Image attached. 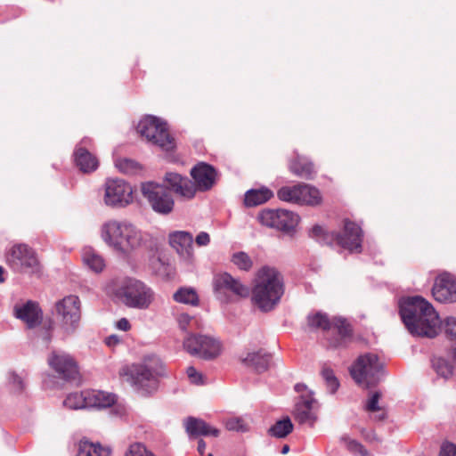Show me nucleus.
Wrapping results in <instances>:
<instances>
[{
    "label": "nucleus",
    "mask_w": 456,
    "mask_h": 456,
    "mask_svg": "<svg viewBox=\"0 0 456 456\" xmlns=\"http://www.w3.org/2000/svg\"><path fill=\"white\" fill-rule=\"evenodd\" d=\"M400 316L408 331L415 337L435 338L442 322L432 305L421 297L400 301Z\"/></svg>",
    "instance_id": "1"
},
{
    "label": "nucleus",
    "mask_w": 456,
    "mask_h": 456,
    "mask_svg": "<svg viewBox=\"0 0 456 456\" xmlns=\"http://www.w3.org/2000/svg\"><path fill=\"white\" fill-rule=\"evenodd\" d=\"M284 294V282L281 273L271 266H263L256 273L252 289V302L262 312L273 310Z\"/></svg>",
    "instance_id": "2"
},
{
    "label": "nucleus",
    "mask_w": 456,
    "mask_h": 456,
    "mask_svg": "<svg viewBox=\"0 0 456 456\" xmlns=\"http://www.w3.org/2000/svg\"><path fill=\"white\" fill-rule=\"evenodd\" d=\"M103 241L116 252L124 256L140 248L146 235L127 221L109 220L101 228Z\"/></svg>",
    "instance_id": "3"
},
{
    "label": "nucleus",
    "mask_w": 456,
    "mask_h": 456,
    "mask_svg": "<svg viewBox=\"0 0 456 456\" xmlns=\"http://www.w3.org/2000/svg\"><path fill=\"white\" fill-rule=\"evenodd\" d=\"M110 290L117 301L129 308L139 310L148 309L155 296L151 287L133 277L113 281Z\"/></svg>",
    "instance_id": "4"
},
{
    "label": "nucleus",
    "mask_w": 456,
    "mask_h": 456,
    "mask_svg": "<svg viewBox=\"0 0 456 456\" xmlns=\"http://www.w3.org/2000/svg\"><path fill=\"white\" fill-rule=\"evenodd\" d=\"M309 236L321 244L337 243L352 253H359L362 250V230L358 224L348 220L345 221L342 233L329 232L322 226L315 224L310 230Z\"/></svg>",
    "instance_id": "5"
},
{
    "label": "nucleus",
    "mask_w": 456,
    "mask_h": 456,
    "mask_svg": "<svg viewBox=\"0 0 456 456\" xmlns=\"http://www.w3.org/2000/svg\"><path fill=\"white\" fill-rule=\"evenodd\" d=\"M165 375L164 365L156 355H148L142 362L133 364L130 376L133 385L142 394H151L158 389L159 379Z\"/></svg>",
    "instance_id": "6"
},
{
    "label": "nucleus",
    "mask_w": 456,
    "mask_h": 456,
    "mask_svg": "<svg viewBox=\"0 0 456 456\" xmlns=\"http://www.w3.org/2000/svg\"><path fill=\"white\" fill-rule=\"evenodd\" d=\"M5 262L12 272L29 276H40L43 265L34 248L20 243L11 247L5 254Z\"/></svg>",
    "instance_id": "7"
},
{
    "label": "nucleus",
    "mask_w": 456,
    "mask_h": 456,
    "mask_svg": "<svg viewBox=\"0 0 456 456\" xmlns=\"http://www.w3.org/2000/svg\"><path fill=\"white\" fill-rule=\"evenodd\" d=\"M349 370L353 379L365 387L377 385L385 377L384 363L372 353L360 355Z\"/></svg>",
    "instance_id": "8"
},
{
    "label": "nucleus",
    "mask_w": 456,
    "mask_h": 456,
    "mask_svg": "<svg viewBox=\"0 0 456 456\" xmlns=\"http://www.w3.org/2000/svg\"><path fill=\"white\" fill-rule=\"evenodd\" d=\"M137 132L152 145L162 151H170L175 147L174 138L170 135L167 124L155 116L143 117L137 125Z\"/></svg>",
    "instance_id": "9"
},
{
    "label": "nucleus",
    "mask_w": 456,
    "mask_h": 456,
    "mask_svg": "<svg viewBox=\"0 0 456 456\" xmlns=\"http://www.w3.org/2000/svg\"><path fill=\"white\" fill-rule=\"evenodd\" d=\"M309 326L313 328L322 329L323 330H330L331 327L337 331V336L330 338L329 346L332 348L343 347L352 339L353 330L346 319L335 316L330 320L326 314L318 312L314 314H309L307 317Z\"/></svg>",
    "instance_id": "10"
},
{
    "label": "nucleus",
    "mask_w": 456,
    "mask_h": 456,
    "mask_svg": "<svg viewBox=\"0 0 456 456\" xmlns=\"http://www.w3.org/2000/svg\"><path fill=\"white\" fill-rule=\"evenodd\" d=\"M141 192L154 212L168 215L173 211L175 200L165 184L145 182L141 184Z\"/></svg>",
    "instance_id": "11"
},
{
    "label": "nucleus",
    "mask_w": 456,
    "mask_h": 456,
    "mask_svg": "<svg viewBox=\"0 0 456 456\" xmlns=\"http://www.w3.org/2000/svg\"><path fill=\"white\" fill-rule=\"evenodd\" d=\"M57 316L61 319V327L64 334L70 335L78 328L81 312L78 297L70 295L55 305Z\"/></svg>",
    "instance_id": "12"
},
{
    "label": "nucleus",
    "mask_w": 456,
    "mask_h": 456,
    "mask_svg": "<svg viewBox=\"0 0 456 456\" xmlns=\"http://www.w3.org/2000/svg\"><path fill=\"white\" fill-rule=\"evenodd\" d=\"M261 224L289 233L297 225L299 217L294 212L285 209H264L257 216Z\"/></svg>",
    "instance_id": "13"
},
{
    "label": "nucleus",
    "mask_w": 456,
    "mask_h": 456,
    "mask_svg": "<svg viewBox=\"0 0 456 456\" xmlns=\"http://www.w3.org/2000/svg\"><path fill=\"white\" fill-rule=\"evenodd\" d=\"M104 203L112 208H123L133 202V188L122 179H108L104 184Z\"/></svg>",
    "instance_id": "14"
},
{
    "label": "nucleus",
    "mask_w": 456,
    "mask_h": 456,
    "mask_svg": "<svg viewBox=\"0 0 456 456\" xmlns=\"http://www.w3.org/2000/svg\"><path fill=\"white\" fill-rule=\"evenodd\" d=\"M212 284L216 296L230 292L240 297H247L250 292L247 285L243 284L240 279L232 277L228 273L216 274L213 278Z\"/></svg>",
    "instance_id": "15"
},
{
    "label": "nucleus",
    "mask_w": 456,
    "mask_h": 456,
    "mask_svg": "<svg viewBox=\"0 0 456 456\" xmlns=\"http://www.w3.org/2000/svg\"><path fill=\"white\" fill-rule=\"evenodd\" d=\"M49 365L65 380H75L78 376L77 366L73 358L62 351H53L48 357Z\"/></svg>",
    "instance_id": "16"
},
{
    "label": "nucleus",
    "mask_w": 456,
    "mask_h": 456,
    "mask_svg": "<svg viewBox=\"0 0 456 456\" xmlns=\"http://www.w3.org/2000/svg\"><path fill=\"white\" fill-rule=\"evenodd\" d=\"M168 191H174L178 196L191 200L196 194L194 183L186 176L175 172H167L163 178Z\"/></svg>",
    "instance_id": "17"
},
{
    "label": "nucleus",
    "mask_w": 456,
    "mask_h": 456,
    "mask_svg": "<svg viewBox=\"0 0 456 456\" xmlns=\"http://www.w3.org/2000/svg\"><path fill=\"white\" fill-rule=\"evenodd\" d=\"M432 294L438 302H456V278L450 273L439 275L433 286Z\"/></svg>",
    "instance_id": "18"
},
{
    "label": "nucleus",
    "mask_w": 456,
    "mask_h": 456,
    "mask_svg": "<svg viewBox=\"0 0 456 456\" xmlns=\"http://www.w3.org/2000/svg\"><path fill=\"white\" fill-rule=\"evenodd\" d=\"M191 175L196 186V191H207L216 183L218 174L211 165L200 162L191 169Z\"/></svg>",
    "instance_id": "19"
},
{
    "label": "nucleus",
    "mask_w": 456,
    "mask_h": 456,
    "mask_svg": "<svg viewBox=\"0 0 456 456\" xmlns=\"http://www.w3.org/2000/svg\"><path fill=\"white\" fill-rule=\"evenodd\" d=\"M316 403L315 399L313 397V393L301 395L295 406L294 416L296 420L300 424H306L311 428L314 427L317 420V415L314 411Z\"/></svg>",
    "instance_id": "20"
},
{
    "label": "nucleus",
    "mask_w": 456,
    "mask_h": 456,
    "mask_svg": "<svg viewBox=\"0 0 456 456\" xmlns=\"http://www.w3.org/2000/svg\"><path fill=\"white\" fill-rule=\"evenodd\" d=\"M13 315L22 321L28 329L38 326L43 319V313L38 304L31 300L15 305Z\"/></svg>",
    "instance_id": "21"
},
{
    "label": "nucleus",
    "mask_w": 456,
    "mask_h": 456,
    "mask_svg": "<svg viewBox=\"0 0 456 456\" xmlns=\"http://www.w3.org/2000/svg\"><path fill=\"white\" fill-rule=\"evenodd\" d=\"M170 246L176 251L179 256L188 262L193 258V237L185 231H175L169 233Z\"/></svg>",
    "instance_id": "22"
},
{
    "label": "nucleus",
    "mask_w": 456,
    "mask_h": 456,
    "mask_svg": "<svg viewBox=\"0 0 456 456\" xmlns=\"http://www.w3.org/2000/svg\"><path fill=\"white\" fill-rule=\"evenodd\" d=\"M91 143V139L85 137L76 147L74 151V161L76 166L83 173H91L97 169L98 159L86 147Z\"/></svg>",
    "instance_id": "23"
},
{
    "label": "nucleus",
    "mask_w": 456,
    "mask_h": 456,
    "mask_svg": "<svg viewBox=\"0 0 456 456\" xmlns=\"http://www.w3.org/2000/svg\"><path fill=\"white\" fill-rule=\"evenodd\" d=\"M240 360L244 366L261 373L268 370L272 354L264 349H259L254 352L242 353L240 356Z\"/></svg>",
    "instance_id": "24"
},
{
    "label": "nucleus",
    "mask_w": 456,
    "mask_h": 456,
    "mask_svg": "<svg viewBox=\"0 0 456 456\" xmlns=\"http://www.w3.org/2000/svg\"><path fill=\"white\" fill-rule=\"evenodd\" d=\"M186 432L191 436H213L217 437L219 429L208 425L206 421L194 417H188L184 421Z\"/></svg>",
    "instance_id": "25"
},
{
    "label": "nucleus",
    "mask_w": 456,
    "mask_h": 456,
    "mask_svg": "<svg viewBox=\"0 0 456 456\" xmlns=\"http://www.w3.org/2000/svg\"><path fill=\"white\" fill-rule=\"evenodd\" d=\"M87 407L94 409H105L112 407L117 401L116 395L102 390H86Z\"/></svg>",
    "instance_id": "26"
},
{
    "label": "nucleus",
    "mask_w": 456,
    "mask_h": 456,
    "mask_svg": "<svg viewBox=\"0 0 456 456\" xmlns=\"http://www.w3.org/2000/svg\"><path fill=\"white\" fill-rule=\"evenodd\" d=\"M289 170L301 178L306 180L314 179L316 171L314 164L305 157L297 155L296 159L289 163Z\"/></svg>",
    "instance_id": "27"
},
{
    "label": "nucleus",
    "mask_w": 456,
    "mask_h": 456,
    "mask_svg": "<svg viewBox=\"0 0 456 456\" xmlns=\"http://www.w3.org/2000/svg\"><path fill=\"white\" fill-rule=\"evenodd\" d=\"M221 353V343L213 337L202 335L200 344L199 356L205 360H211L217 357Z\"/></svg>",
    "instance_id": "28"
},
{
    "label": "nucleus",
    "mask_w": 456,
    "mask_h": 456,
    "mask_svg": "<svg viewBox=\"0 0 456 456\" xmlns=\"http://www.w3.org/2000/svg\"><path fill=\"white\" fill-rule=\"evenodd\" d=\"M273 193L266 187L260 189H251L246 191L244 204L246 207L252 208L268 201Z\"/></svg>",
    "instance_id": "29"
},
{
    "label": "nucleus",
    "mask_w": 456,
    "mask_h": 456,
    "mask_svg": "<svg viewBox=\"0 0 456 456\" xmlns=\"http://www.w3.org/2000/svg\"><path fill=\"white\" fill-rule=\"evenodd\" d=\"M27 373L25 370L17 372L9 370L5 376V385L7 388L13 394H20L26 388Z\"/></svg>",
    "instance_id": "30"
},
{
    "label": "nucleus",
    "mask_w": 456,
    "mask_h": 456,
    "mask_svg": "<svg viewBox=\"0 0 456 456\" xmlns=\"http://www.w3.org/2000/svg\"><path fill=\"white\" fill-rule=\"evenodd\" d=\"M300 191L301 193L299 195L300 200H298V205H307L314 207L322 203V195L316 187L307 183H300Z\"/></svg>",
    "instance_id": "31"
},
{
    "label": "nucleus",
    "mask_w": 456,
    "mask_h": 456,
    "mask_svg": "<svg viewBox=\"0 0 456 456\" xmlns=\"http://www.w3.org/2000/svg\"><path fill=\"white\" fill-rule=\"evenodd\" d=\"M109 448L102 447L99 443L94 444L88 440L82 439L78 444L77 456H110Z\"/></svg>",
    "instance_id": "32"
},
{
    "label": "nucleus",
    "mask_w": 456,
    "mask_h": 456,
    "mask_svg": "<svg viewBox=\"0 0 456 456\" xmlns=\"http://www.w3.org/2000/svg\"><path fill=\"white\" fill-rule=\"evenodd\" d=\"M225 428L229 431L247 433L250 431L251 421L248 416L230 417L223 421Z\"/></svg>",
    "instance_id": "33"
},
{
    "label": "nucleus",
    "mask_w": 456,
    "mask_h": 456,
    "mask_svg": "<svg viewBox=\"0 0 456 456\" xmlns=\"http://www.w3.org/2000/svg\"><path fill=\"white\" fill-rule=\"evenodd\" d=\"M82 258L84 264L95 273L102 272L105 265L103 258L92 248L83 249Z\"/></svg>",
    "instance_id": "34"
},
{
    "label": "nucleus",
    "mask_w": 456,
    "mask_h": 456,
    "mask_svg": "<svg viewBox=\"0 0 456 456\" xmlns=\"http://www.w3.org/2000/svg\"><path fill=\"white\" fill-rule=\"evenodd\" d=\"M293 423L289 417L276 421L269 429L268 435L275 438H284L293 431Z\"/></svg>",
    "instance_id": "35"
},
{
    "label": "nucleus",
    "mask_w": 456,
    "mask_h": 456,
    "mask_svg": "<svg viewBox=\"0 0 456 456\" xmlns=\"http://www.w3.org/2000/svg\"><path fill=\"white\" fill-rule=\"evenodd\" d=\"M300 193L301 191L299 183L292 186H282L277 191V197L282 201L298 205V200H300Z\"/></svg>",
    "instance_id": "36"
},
{
    "label": "nucleus",
    "mask_w": 456,
    "mask_h": 456,
    "mask_svg": "<svg viewBox=\"0 0 456 456\" xmlns=\"http://www.w3.org/2000/svg\"><path fill=\"white\" fill-rule=\"evenodd\" d=\"M174 299L178 303L191 305H199V296L192 288H181L174 294Z\"/></svg>",
    "instance_id": "37"
},
{
    "label": "nucleus",
    "mask_w": 456,
    "mask_h": 456,
    "mask_svg": "<svg viewBox=\"0 0 456 456\" xmlns=\"http://www.w3.org/2000/svg\"><path fill=\"white\" fill-rule=\"evenodd\" d=\"M63 404L70 410L88 409L86 391L68 395L66 399L63 401Z\"/></svg>",
    "instance_id": "38"
},
{
    "label": "nucleus",
    "mask_w": 456,
    "mask_h": 456,
    "mask_svg": "<svg viewBox=\"0 0 456 456\" xmlns=\"http://www.w3.org/2000/svg\"><path fill=\"white\" fill-rule=\"evenodd\" d=\"M341 441L347 451L354 456H373L360 442L350 438L348 436H343Z\"/></svg>",
    "instance_id": "39"
},
{
    "label": "nucleus",
    "mask_w": 456,
    "mask_h": 456,
    "mask_svg": "<svg viewBox=\"0 0 456 456\" xmlns=\"http://www.w3.org/2000/svg\"><path fill=\"white\" fill-rule=\"evenodd\" d=\"M321 375L325 381L326 387L330 394H335L340 384L333 370L327 365L322 368Z\"/></svg>",
    "instance_id": "40"
},
{
    "label": "nucleus",
    "mask_w": 456,
    "mask_h": 456,
    "mask_svg": "<svg viewBox=\"0 0 456 456\" xmlns=\"http://www.w3.org/2000/svg\"><path fill=\"white\" fill-rule=\"evenodd\" d=\"M432 366L438 376L447 379L452 374V366L449 362L442 357H434Z\"/></svg>",
    "instance_id": "41"
},
{
    "label": "nucleus",
    "mask_w": 456,
    "mask_h": 456,
    "mask_svg": "<svg viewBox=\"0 0 456 456\" xmlns=\"http://www.w3.org/2000/svg\"><path fill=\"white\" fill-rule=\"evenodd\" d=\"M201 336L202 335L200 334L191 333L184 338L183 343V349L191 355H196L199 354Z\"/></svg>",
    "instance_id": "42"
},
{
    "label": "nucleus",
    "mask_w": 456,
    "mask_h": 456,
    "mask_svg": "<svg viewBox=\"0 0 456 456\" xmlns=\"http://www.w3.org/2000/svg\"><path fill=\"white\" fill-rule=\"evenodd\" d=\"M232 262L240 270L248 271L253 266L250 256L244 251L236 252L232 256Z\"/></svg>",
    "instance_id": "43"
},
{
    "label": "nucleus",
    "mask_w": 456,
    "mask_h": 456,
    "mask_svg": "<svg viewBox=\"0 0 456 456\" xmlns=\"http://www.w3.org/2000/svg\"><path fill=\"white\" fill-rule=\"evenodd\" d=\"M116 167L122 173L132 175L140 169L139 164L129 159H118L115 162Z\"/></svg>",
    "instance_id": "44"
},
{
    "label": "nucleus",
    "mask_w": 456,
    "mask_h": 456,
    "mask_svg": "<svg viewBox=\"0 0 456 456\" xmlns=\"http://www.w3.org/2000/svg\"><path fill=\"white\" fill-rule=\"evenodd\" d=\"M53 329V322L48 320L43 323V326L38 330L37 336L45 345H48L52 341Z\"/></svg>",
    "instance_id": "45"
},
{
    "label": "nucleus",
    "mask_w": 456,
    "mask_h": 456,
    "mask_svg": "<svg viewBox=\"0 0 456 456\" xmlns=\"http://www.w3.org/2000/svg\"><path fill=\"white\" fill-rule=\"evenodd\" d=\"M360 434L362 439L370 445L379 444L382 442L381 437H379L373 429L362 428L360 429Z\"/></svg>",
    "instance_id": "46"
},
{
    "label": "nucleus",
    "mask_w": 456,
    "mask_h": 456,
    "mask_svg": "<svg viewBox=\"0 0 456 456\" xmlns=\"http://www.w3.org/2000/svg\"><path fill=\"white\" fill-rule=\"evenodd\" d=\"M125 456H155L142 444H131Z\"/></svg>",
    "instance_id": "47"
},
{
    "label": "nucleus",
    "mask_w": 456,
    "mask_h": 456,
    "mask_svg": "<svg viewBox=\"0 0 456 456\" xmlns=\"http://www.w3.org/2000/svg\"><path fill=\"white\" fill-rule=\"evenodd\" d=\"M380 398L381 393L379 391L374 392L368 399L365 405V410L370 412H376V411H380V409H383L384 407L379 404Z\"/></svg>",
    "instance_id": "48"
},
{
    "label": "nucleus",
    "mask_w": 456,
    "mask_h": 456,
    "mask_svg": "<svg viewBox=\"0 0 456 456\" xmlns=\"http://www.w3.org/2000/svg\"><path fill=\"white\" fill-rule=\"evenodd\" d=\"M444 329L447 336L456 340V318L450 316L444 322Z\"/></svg>",
    "instance_id": "49"
},
{
    "label": "nucleus",
    "mask_w": 456,
    "mask_h": 456,
    "mask_svg": "<svg viewBox=\"0 0 456 456\" xmlns=\"http://www.w3.org/2000/svg\"><path fill=\"white\" fill-rule=\"evenodd\" d=\"M187 376L191 383L195 385L203 384V376L193 366H189L186 370Z\"/></svg>",
    "instance_id": "50"
},
{
    "label": "nucleus",
    "mask_w": 456,
    "mask_h": 456,
    "mask_svg": "<svg viewBox=\"0 0 456 456\" xmlns=\"http://www.w3.org/2000/svg\"><path fill=\"white\" fill-rule=\"evenodd\" d=\"M439 456H456V444L444 442L440 447Z\"/></svg>",
    "instance_id": "51"
},
{
    "label": "nucleus",
    "mask_w": 456,
    "mask_h": 456,
    "mask_svg": "<svg viewBox=\"0 0 456 456\" xmlns=\"http://www.w3.org/2000/svg\"><path fill=\"white\" fill-rule=\"evenodd\" d=\"M195 242L198 246H208L210 242V236L206 232H200L195 238Z\"/></svg>",
    "instance_id": "52"
},
{
    "label": "nucleus",
    "mask_w": 456,
    "mask_h": 456,
    "mask_svg": "<svg viewBox=\"0 0 456 456\" xmlns=\"http://www.w3.org/2000/svg\"><path fill=\"white\" fill-rule=\"evenodd\" d=\"M191 320V316L188 315L187 314H181L177 319L179 328L182 330H186Z\"/></svg>",
    "instance_id": "53"
},
{
    "label": "nucleus",
    "mask_w": 456,
    "mask_h": 456,
    "mask_svg": "<svg viewBox=\"0 0 456 456\" xmlns=\"http://www.w3.org/2000/svg\"><path fill=\"white\" fill-rule=\"evenodd\" d=\"M370 419L376 422L383 421L387 417V412L385 408L380 409V411H376V412H371Z\"/></svg>",
    "instance_id": "54"
},
{
    "label": "nucleus",
    "mask_w": 456,
    "mask_h": 456,
    "mask_svg": "<svg viewBox=\"0 0 456 456\" xmlns=\"http://www.w3.org/2000/svg\"><path fill=\"white\" fill-rule=\"evenodd\" d=\"M116 327L120 330L126 331L130 329V323L127 319L121 318L117 322Z\"/></svg>",
    "instance_id": "55"
},
{
    "label": "nucleus",
    "mask_w": 456,
    "mask_h": 456,
    "mask_svg": "<svg viewBox=\"0 0 456 456\" xmlns=\"http://www.w3.org/2000/svg\"><path fill=\"white\" fill-rule=\"evenodd\" d=\"M105 343L109 346H114L120 343V338L118 335H110L106 338Z\"/></svg>",
    "instance_id": "56"
},
{
    "label": "nucleus",
    "mask_w": 456,
    "mask_h": 456,
    "mask_svg": "<svg viewBox=\"0 0 456 456\" xmlns=\"http://www.w3.org/2000/svg\"><path fill=\"white\" fill-rule=\"evenodd\" d=\"M295 390L298 393H302V395L312 393L311 391L307 390V387L305 384H297L295 386Z\"/></svg>",
    "instance_id": "57"
},
{
    "label": "nucleus",
    "mask_w": 456,
    "mask_h": 456,
    "mask_svg": "<svg viewBox=\"0 0 456 456\" xmlns=\"http://www.w3.org/2000/svg\"><path fill=\"white\" fill-rule=\"evenodd\" d=\"M197 449L201 455L204 454L206 450V443L202 439L199 440Z\"/></svg>",
    "instance_id": "58"
},
{
    "label": "nucleus",
    "mask_w": 456,
    "mask_h": 456,
    "mask_svg": "<svg viewBox=\"0 0 456 456\" xmlns=\"http://www.w3.org/2000/svg\"><path fill=\"white\" fill-rule=\"evenodd\" d=\"M289 451V445H287V444H286V445H284V446L282 447V449H281V453L285 454V453H287Z\"/></svg>",
    "instance_id": "59"
},
{
    "label": "nucleus",
    "mask_w": 456,
    "mask_h": 456,
    "mask_svg": "<svg viewBox=\"0 0 456 456\" xmlns=\"http://www.w3.org/2000/svg\"><path fill=\"white\" fill-rule=\"evenodd\" d=\"M4 273V268L0 265V281H4V278L2 277Z\"/></svg>",
    "instance_id": "60"
},
{
    "label": "nucleus",
    "mask_w": 456,
    "mask_h": 456,
    "mask_svg": "<svg viewBox=\"0 0 456 456\" xmlns=\"http://www.w3.org/2000/svg\"><path fill=\"white\" fill-rule=\"evenodd\" d=\"M452 359L456 362V349H453V350L452 351Z\"/></svg>",
    "instance_id": "61"
},
{
    "label": "nucleus",
    "mask_w": 456,
    "mask_h": 456,
    "mask_svg": "<svg viewBox=\"0 0 456 456\" xmlns=\"http://www.w3.org/2000/svg\"><path fill=\"white\" fill-rule=\"evenodd\" d=\"M208 456H213L212 454H208Z\"/></svg>",
    "instance_id": "62"
}]
</instances>
